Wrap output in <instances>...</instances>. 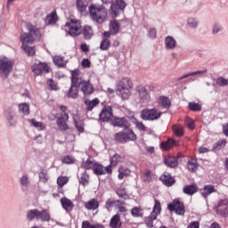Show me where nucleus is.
<instances>
[{
    "mask_svg": "<svg viewBox=\"0 0 228 228\" xmlns=\"http://www.w3.org/2000/svg\"><path fill=\"white\" fill-rule=\"evenodd\" d=\"M26 28L28 32H21L20 40L22 43L21 47L28 56H35V46H29L36 40L42 38V32L37 26L28 23Z\"/></svg>",
    "mask_w": 228,
    "mask_h": 228,
    "instance_id": "f257e3e1",
    "label": "nucleus"
},
{
    "mask_svg": "<svg viewBox=\"0 0 228 228\" xmlns=\"http://www.w3.org/2000/svg\"><path fill=\"white\" fill-rule=\"evenodd\" d=\"M89 13L93 20L98 24H102L108 19V10L104 5L91 4L89 6Z\"/></svg>",
    "mask_w": 228,
    "mask_h": 228,
    "instance_id": "f03ea898",
    "label": "nucleus"
},
{
    "mask_svg": "<svg viewBox=\"0 0 228 228\" xmlns=\"http://www.w3.org/2000/svg\"><path fill=\"white\" fill-rule=\"evenodd\" d=\"M13 65H15V61L8 57L0 58V77L2 79H8L10 75L13 71Z\"/></svg>",
    "mask_w": 228,
    "mask_h": 228,
    "instance_id": "7ed1b4c3",
    "label": "nucleus"
},
{
    "mask_svg": "<svg viewBox=\"0 0 228 228\" xmlns=\"http://www.w3.org/2000/svg\"><path fill=\"white\" fill-rule=\"evenodd\" d=\"M65 27L70 37H79L83 33V26H81L79 20L70 18L68 20Z\"/></svg>",
    "mask_w": 228,
    "mask_h": 228,
    "instance_id": "20e7f679",
    "label": "nucleus"
},
{
    "mask_svg": "<svg viewBox=\"0 0 228 228\" xmlns=\"http://www.w3.org/2000/svg\"><path fill=\"white\" fill-rule=\"evenodd\" d=\"M136 134L133 129H126V131H120L115 134L114 140L118 143H127V142H136Z\"/></svg>",
    "mask_w": 228,
    "mask_h": 228,
    "instance_id": "39448f33",
    "label": "nucleus"
},
{
    "mask_svg": "<svg viewBox=\"0 0 228 228\" xmlns=\"http://www.w3.org/2000/svg\"><path fill=\"white\" fill-rule=\"evenodd\" d=\"M162 115H163V112L158 110V109L156 108L143 109L141 111L142 120H145L149 122H154V120H159Z\"/></svg>",
    "mask_w": 228,
    "mask_h": 228,
    "instance_id": "423d86ee",
    "label": "nucleus"
},
{
    "mask_svg": "<svg viewBox=\"0 0 228 228\" xmlns=\"http://www.w3.org/2000/svg\"><path fill=\"white\" fill-rule=\"evenodd\" d=\"M126 6H127V4H126V1L124 0H115L110 5V15L113 19H117L120 13H124V11L126 10Z\"/></svg>",
    "mask_w": 228,
    "mask_h": 228,
    "instance_id": "0eeeda50",
    "label": "nucleus"
},
{
    "mask_svg": "<svg viewBox=\"0 0 228 228\" xmlns=\"http://www.w3.org/2000/svg\"><path fill=\"white\" fill-rule=\"evenodd\" d=\"M117 208L118 211L119 213H127V208L125 207L126 206V202L121 201L119 200H111L109 199L106 200L105 203V208L106 209H111V208Z\"/></svg>",
    "mask_w": 228,
    "mask_h": 228,
    "instance_id": "6e6552de",
    "label": "nucleus"
},
{
    "mask_svg": "<svg viewBox=\"0 0 228 228\" xmlns=\"http://www.w3.org/2000/svg\"><path fill=\"white\" fill-rule=\"evenodd\" d=\"M167 209H169L171 212L175 211L176 215L180 216L186 213V210L184 209V203H183L179 199H175L172 201V203H169L167 205Z\"/></svg>",
    "mask_w": 228,
    "mask_h": 228,
    "instance_id": "1a4fd4ad",
    "label": "nucleus"
},
{
    "mask_svg": "<svg viewBox=\"0 0 228 228\" xmlns=\"http://www.w3.org/2000/svg\"><path fill=\"white\" fill-rule=\"evenodd\" d=\"M113 117V108L110 105L104 106L99 114V119L101 122H111Z\"/></svg>",
    "mask_w": 228,
    "mask_h": 228,
    "instance_id": "9d476101",
    "label": "nucleus"
},
{
    "mask_svg": "<svg viewBox=\"0 0 228 228\" xmlns=\"http://www.w3.org/2000/svg\"><path fill=\"white\" fill-rule=\"evenodd\" d=\"M4 115L10 126L17 125V114L15 113V110L13 108L9 107L4 110Z\"/></svg>",
    "mask_w": 228,
    "mask_h": 228,
    "instance_id": "9b49d317",
    "label": "nucleus"
},
{
    "mask_svg": "<svg viewBox=\"0 0 228 228\" xmlns=\"http://www.w3.org/2000/svg\"><path fill=\"white\" fill-rule=\"evenodd\" d=\"M111 124L114 127H122L125 130L129 129L131 127V123L126 118H118L113 117L111 119Z\"/></svg>",
    "mask_w": 228,
    "mask_h": 228,
    "instance_id": "f8f14e48",
    "label": "nucleus"
},
{
    "mask_svg": "<svg viewBox=\"0 0 228 228\" xmlns=\"http://www.w3.org/2000/svg\"><path fill=\"white\" fill-rule=\"evenodd\" d=\"M32 72L36 74V76H40V74H49V65L45 62H39L37 64H34L32 67Z\"/></svg>",
    "mask_w": 228,
    "mask_h": 228,
    "instance_id": "ddd939ff",
    "label": "nucleus"
},
{
    "mask_svg": "<svg viewBox=\"0 0 228 228\" xmlns=\"http://www.w3.org/2000/svg\"><path fill=\"white\" fill-rule=\"evenodd\" d=\"M80 86L81 92H83L85 97H88V95H92V94L95 92V88L94 87V85L90 83V81H81Z\"/></svg>",
    "mask_w": 228,
    "mask_h": 228,
    "instance_id": "4468645a",
    "label": "nucleus"
},
{
    "mask_svg": "<svg viewBox=\"0 0 228 228\" xmlns=\"http://www.w3.org/2000/svg\"><path fill=\"white\" fill-rule=\"evenodd\" d=\"M69 121V113H62L57 119V126L60 129V131H68L69 130V125H67V122Z\"/></svg>",
    "mask_w": 228,
    "mask_h": 228,
    "instance_id": "2eb2a0df",
    "label": "nucleus"
},
{
    "mask_svg": "<svg viewBox=\"0 0 228 228\" xmlns=\"http://www.w3.org/2000/svg\"><path fill=\"white\" fill-rule=\"evenodd\" d=\"M161 183L167 187L174 186L175 184V179L172 177V175L168 172H165L160 177Z\"/></svg>",
    "mask_w": 228,
    "mask_h": 228,
    "instance_id": "dca6fc26",
    "label": "nucleus"
},
{
    "mask_svg": "<svg viewBox=\"0 0 228 228\" xmlns=\"http://www.w3.org/2000/svg\"><path fill=\"white\" fill-rule=\"evenodd\" d=\"M211 193H216V189H215L214 185H205L204 188L200 190V194L203 199H208Z\"/></svg>",
    "mask_w": 228,
    "mask_h": 228,
    "instance_id": "f3484780",
    "label": "nucleus"
},
{
    "mask_svg": "<svg viewBox=\"0 0 228 228\" xmlns=\"http://www.w3.org/2000/svg\"><path fill=\"white\" fill-rule=\"evenodd\" d=\"M79 86H81V85L71 84L69 93L67 94V97H70L71 99H77L79 96V90L77 88H79Z\"/></svg>",
    "mask_w": 228,
    "mask_h": 228,
    "instance_id": "a211bd4d",
    "label": "nucleus"
},
{
    "mask_svg": "<svg viewBox=\"0 0 228 228\" xmlns=\"http://www.w3.org/2000/svg\"><path fill=\"white\" fill-rule=\"evenodd\" d=\"M183 191L185 195H195V193L199 191V186H197L195 183L188 184L183 187Z\"/></svg>",
    "mask_w": 228,
    "mask_h": 228,
    "instance_id": "6ab92c4d",
    "label": "nucleus"
},
{
    "mask_svg": "<svg viewBox=\"0 0 228 228\" xmlns=\"http://www.w3.org/2000/svg\"><path fill=\"white\" fill-rule=\"evenodd\" d=\"M158 102L159 106H160V108H163L164 110H170V106H172V102L167 96H159Z\"/></svg>",
    "mask_w": 228,
    "mask_h": 228,
    "instance_id": "aec40b11",
    "label": "nucleus"
},
{
    "mask_svg": "<svg viewBox=\"0 0 228 228\" xmlns=\"http://www.w3.org/2000/svg\"><path fill=\"white\" fill-rule=\"evenodd\" d=\"M118 90H131L133 83L128 77L122 78L118 83Z\"/></svg>",
    "mask_w": 228,
    "mask_h": 228,
    "instance_id": "412c9836",
    "label": "nucleus"
},
{
    "mask_svg": "<svg viewBox=\"0 0 228 228\" xmlns=\"http://www.w3.org/2000/svg\"><path fill=\"white\" fill-rule=\"evenodd\" d=\"M110 228H121L122 227V221L120 220V215L116 214L111 217V219L110 221Z\"/></svg>",
    "mask_w": 228,
    "mask_h": 228,
    "instance_id": "4be33fe9",
    "label": "nucleus"
},
{
    "mask_svg": "<svg viewBox=\"0 0 228 228\" xmlns=\"http://www.w3.org/2000/svg\"><path fill=\"white\" fill-rule=\"evenodd\" d=\"M61 204L63 208V209H65V211H72L74 209V203H72V200H69L66 197H63L61 200Z\"/></svg>",
    "mask_w": 228,
    "mask_h": 228,
    "instance_id": "5701e85b",
    "label": "nucleus"
},
{
    "mask_svg": "<svg viewBox=\"0 0 228 228\" xmlns=\"http://www.w3.org/2000/svg\"><path fill=\"white\" fill-rule=\"evenodd\" d=\"M56 22H58V14L56 13V11L52 12L45 19L46 26H50V24H56Z\"/></svg>",
    "mask_w": 228,
    "mask_h": 228,
    "instance_id": "b1692460",
    "label": "nucleus"
},
{
    "mask_svg": "<svg viewBox=\"0 0 228 228\" xmlns=\"http://www.w3.org/2000/svg\"><path fill=\"white\" fill-rule=\"evenodd\" d=\"M164 163L169 168H175L178 165V160L175 157L169 156L164 159Z\"/></svg>",
    "mask_w": 228,
    "mask_h": 228,
    "instance_id": "393cba45",
    "label": "nucleus"
},
{
    "mask_svg": "<svg viewBox=\"0 0 228 228\" xmlns=\"http://www.w3.org/2000/svg\"><path fill=\"white\" fill-rule=\"evenodd\" d=\"M85 105L86 106L87 111H92L95 108V106H99V103L101 101H99V98H95L92 101L90 100H85Z\"/></svg>",
    "mask_w": 228,
    "mask_h": 228,
    "instance_id": "a878e982",
    "label": "nucleus"
},
{
    "mask_svg": "<svg viewBox=\"0 0 228 228\" xmlns=\"http://www.w3.org/2000/svg\"><path fill=\"white\" fill-rule=\"evenodd\" d=\"M39 210L37 208L30 209L27 211L26 218L28 222H33V220H38Z\"/></svg>",
    "mask_w": 228,
    "mask_h": 228,
    "instance_id": "bb28decb",
    "label": "nucleus"
},
{
    "mask_svg": "<svg viewBox=\"0 0 228 228\" xmlns=\"http://www.w3.org/2000/svg\"><path fill=\"white\" fill-rule=\"evenodd\" d=\"M95 160L93 159V157H88V159L86 161L82 162V167L86 170H93L94 167H95Z\"/></svg>",
    "mask_w": 228,
    "mask_h": 228,
    "instance_id": "cd10ccee",
    "label": "nucleus"
},
{
    "mask_svg": "<svg viewBox=\"0 0 228 228\" xmlns=\"http://www.w3.org/2000/svg\"><path fill=\"white\" fill-rule=\"evenodd\" d=\"M82 34L84 36L85 40H90L92 37H94V29H92V27L86 25L82 28Z\"/></svg>",
    "mask_w": 228,
    "mask_h": 228,
    "instance_id": "c85d7f7f",
    "label": "nucleus"
},
{
    "mask_svg": "<svg viewBox=\"0 0 228 228\" xmlns=\"http://www.w3.org/2000/svg\"><path fill=\"white\" fill-rule=\"evenodd\" d=\"M37 220H41V222H49V220H51V214H49V210H39Z\"/></svg>",
    "mask_w": 228,
    "mask_h": 228,
    "instance_id": "c756f323",
    "label": "nucleus"
},
{
    "mask_svg": "<svg viewBox=\"0 0 228 228\" xmlns=\"http://www.w3.org/2000/svg\"><path fill=\"white\" fill-rule=\"evenodd\" d=\"M71 85H81V78H79V69L71 70Z\"/></svg>",
    "mask_w": 228,
    "mask_h": 228,
    "instance_id": "7c9ffc66",
    "label": "nucleus"
},
{
    "mask_svg": "<svg viewBox=\"0 0 228 228\" xmlns=\"http://www.w3.org/2000/svg\"><path fill=\"white\" fill-rule=\"evenodd\" d=\"M165 45L167 49H175V45H177V42L172 36H168L165 39Z\"/></svg>",
    "mask_w": 228,
    "mask_h": 228,
    "instance_id": "2f4dec72",
    "label": "nucleus"
},
{
    "mask_svg": "<svg viewBox=\"0 0 228 228\" xmlns=\"http://www.w3.org/2000/svg\"><path fill=\"white\" fill-rule=\"evenodd\" d=\"M86 209L95 211L99 208V201H97L95 199H93L85 203Z\"/></svg>",
    "mask_w": 228,
    "mask_h": 228,
    "instance_id": "473e14b6",
    "label": "nucleus"
},
{
    "mask_svg": "<svg viewBox=\"0 0 228 228\" xmlns=\"http://www.w3.org/2000/svg\"><path fill=\"white\" fill-rule=\"evenodd\" d=\"M187 168L189 172H197V168H199L197 159H190L188 160Z\"/></svg>",
    "mask_w": 228,
    "mask_h": 228,
    "instance_id": "72a5a7b5",
    "label": "nucleus"
},
{
    "mask_svg": "<svg viewBox=\"0 0 228 228\" xmlns=\"http://www.w3.org/2000/svg\"><path fill=\"white\" fill-rule=\"evenodd\" d=\"M93 172L95 175H104L106 172L104 171V166L99 163H95L94 167H93Z\"/></svg>",
    "mask_w": 228,
    "mask_h": 228,
    "instance_id": "f704fd0d",
    "label": "nucleus"
},
{
    "mask_svg": "<svg viewBox=\"0 0 228 228\" xmlns=\"http://www.w3.org/2000/svg\"><path fill=\"white\" fill-rule=\"evenodd\" d=\"M117 94L120 95L123 101H127V99H129V97L131 96V92L129 91V89H118Z\"/></svg>",
    "mask_w": 228,
    "mask_h": 228,
    "instance_id": "c9c22d12",
    "label": "nucleus"
},
{
    "mask_svg": "<svg viewBox=\"0 0 228 228\" xmlns=\"http://www.w3.org/2000/svg\"><path fill=\"white\" fill-rule=\"evenodd\" d=\"M158 219V216H155L154 213H151L150 216L146 217L144 222L149 228L154 227V220Z\"/></svg>",
    "mask_w": 228,
    "mask_h": 228,
    "instance_id": "e433bc0d",
    "label": "nucleus"
},
{
    "mask_svg": "<svg viewBox=\"0 0 228 228\" xmlns=\"http://www.w3.org/2000/svg\"><path fill=\"white\" fill-rule=\"evenodd\" d=\"M110 29L114 35H117L120 31V23L116 20H111L110 23Z\"/></svg>",
    "mask_w": 228,
    "mask_h": 228,
    "instance_id": "4c0bfd02",
    "label": "nucleus"
},
{
    "mask_svg": "<svg viewBox=\"0 0 228 228\" xmlns=\"http://www.w3.org/2000/svg\"><path fill=\"white\" fill-rule=\"evenodd\" d=\"M110 163L112 165V167H117L118 163H122V156L116 153L112 157L110 158Z\"/></svg>",
    "mask_w": 228,
    "mask_h": 228,
    "instance_id": "58836bf2",
    "label": "nucleus"
},
{
    "mask_svg": "<svg viewBox=\"0 0 228 228\" xmlns=\"http://www.w3.org/2000/svg\"><path fill=\"white\" fill-rule=\"evenodd\" d=\"M86 6H88V1L86 0H77V8L78 12L83 13L86 10Z\"/></svg>",
    "mask_w": 228,
    "mask_h": 228,
    "instance_id": "ea45409f",
    "label": "nucleus"
},
{
    "mask_svg": "<svg viewBox=\"0 0 228 228\" xmlns=\"http://www.w3.org/2000/svg\"><path fill=\"white\" fill-rule=\"evenodd\" d=\"M20 183L22 191H26V190H28V186H29V178L28 177V175L21 176L20 179Z\"/></svg>",
    "mask_w": 228,
    "mask_h": 228,
    "instance_id": "a19ab883",
    "label": "nucleus"
},
{
    "mask_svg": "<svg viewBox=\"0 0 228 228\" xmlns=\"http://www.w3.org/2000/svg\"><path fill=\"white\" fill-rule=\"evenodd\" d=\"M131 174V170L127 167H120L118 168V179H124L125 177H127Z\"/></svg>",
    "mask_w": 228,
    "mask_h": 228,
    "instance_id": "79ce46f5",
    "label": "nucleus"
},
{
    "mask_svg": "<svg viewBox=\"0 0 228 228\" xmlns=\"http://www.w3.org/2000/svg\"><path fill=\"white\" fill-rule=\"evenodd\" d=\"M132 122L133 124H135L137 129H139V131H147V126H145V125L143 124V122L139 121L136 118L132 117Z\"/></svg>",
    "mask_w": 228,
    "mask_h": 228,
    "instance_id": "37998d69",
    "label": "nucleus"
},
{
    "mask_svg": "<svg viewBox=\"0 0 228 228\" xmlns=\"http://www.w3.org/2000/svg\"><path fill=\"white\" fill-rule=\"evenodd\" d=\"M53 63L57 65V67L65 68L67 67V62H64L63 57L61 56H55L53 57Z\"/></svg>",
    "mask_w": 228,
    "mask_h": 228,
    "instance_id": "c03bdc74",
    "label": "nucleus"
},
{
    "mask_svg": "<svg viewBox=\"0 0 228 228\" xmlns=\"http://www.w3.org/2000/svg\"><path fill=\"white\" fill-rule=\"evenodd\" d=\"M139 97H141L142 101H149V99H151V96H149V93L145 87L139 88Z\"/></svg>",
    "mask_w": 228,
    "mask_h": 228,
    "instance_id": "a18cd8bd",
    "label": "nucleus"
},
{
    "mask_svg": "<svg viewBox=\"0 0 228 228\" xmlns=\"http://www.w3.org/2000/svg\"><path fill=\"white\" fill-rule=\"evenodd\" d=\"M207 72H208V69H203V70H198V71L191 72L189 74H185V75L182 76L180 78H178V81H181L183 79H186L187 77H190L191 76H197L199 74H206Z\"/></svg>",
    "mask_w": 228,
    "mask_h": 228,
    "instance_id": "49530a36",
    "label": "nucleus"
},
{
    "mask_svg": "<svg viewBox=\"0 0 228 228\" xmlns=\"http://www.w3.org/2000/svg\"><path fill=\"white\" fill-rule=\"evenodd\" d=\"M19 111L23 115H29V104L26 102L19 104Z\"/></svg>",
    "mask_w": 228,
    "mask_h": 228,
    "instance_id": "de8ad7c7",
    "label": "nucleus"
},
{
    "mask_svg": "<svg viewBox=\"0 0 228 228\" xmlns=\"http://www.w3.org/2000/svg\"><path fill=\"white\" fill-rule=\"evenodd\" d=\"M131 215L134 218H142L143 216V212H142V208L135 207L132 208Z\"/></svg>",
    "mask_w": 228,
    "mask_h": 228,
    "instance_id": "09e8293b",
    "label": "nucleus"
},
{
    "mask_svg": "<svg viewBox=\"0 0 228 228\" xmlns=\"http://www.w3.org/2000/svg\"><path fill=\"white\" fill-rule=\"evenodd\" d=\"M187 24L189 28H191V29H196L197 26H199V20L197 18L191 17L187 20Z\"/></svg>",
    "mask_w": 228,
    "mask_h": 228,
    "instance_id": "8fccbe9b",
    "label": "nucleus"
},
{
    "mask_svg": "<svg viewBox=\"0 0 228 228\" xmlns=\"http://www.w3.org/2000/svg\"><path fill=\"white\" fill-rule=\"evenodd\" d=\"M88 181H90V175H88V173L85 171L82 173L79 183L82 184V186H86L88 184Z\"/></svg>",
    "mask_w": 228,
    "mask_h": 228,
    "instance_id": "3c124183",
    "label": "nucleus"
},
{
    "mask_svg": "<svg viewBox=\"0 0 228 228\" xmlns=\"http://www.w3.org/2000/svg\"><path fill=\"white\" fill-rule=\"evenodd\" d=\"M110 45H111L110 39L104 38L101 42L100 49L101 51H108V49H110Z\"/></svg>",
    "mask_w": 228,
    "mask_h": 228,
    "instance_id": "603ef678",
    "label": "nucleus"
},
{
    "mask_svg": "<svg viewBox=\"0 0 228 228\" xmlns=\"http://www.w3.org/2000/svg\"><path fill=\"white\" fill-rule=\"evenodd\" d=\"M151 213H154L155 216H158L161 213V202L159 200H155V205Z\"/></svg>",
    "mask_w": 228,
    "mask_h": 228,
    "instance_id": "864d4df0",
    "label": "nucleus"
},
{
    "mask_svg": "<svg viewBox=\"0 0 228 228\" xmlns=\"http://www.w3.org/2000/svg\"><path fill=\"white\" fill-rule=\"evenodd\" d=\"M174 143H175V141L173 139H169L167 142H164L160 144L161 149H164V151H168V149H170V147H172V145H174Z\"/></svg>",
    "mask_w": 228,
    "mask_h": 228,
    "instance_id": "5fc2aeb1",
    "label": "nucleus"
},
{
    "mask_svg": "<svg viewBox=\"0 0 228 228\" xmlns=\"http://www.w3.org/2000/svg\"><path fill=\"white\" fill-rule=\"evenodd\" d=\"M82 228H104L102 224H91L88 221H84L82 223Z\"/></svg>",
    "mask_w": 228,
    "mask_h": 228,
    "instance_id": "6e6d98bb",
    "label": "nucleus"
},
{
    "mask_svg": "<svg viewBox=\"0 0 228 228\" xmlns=\"http://www.w3.org/2000/svg\"><path fill=\"white\" fill-rule=\"evenodd\" d=\"M218 208H220L223 210V213H227L228 200H219Z\"/></svg>",
    "mask_w": 228,
    "mask_h": 228,
    "instance_id": "4d7b16f0",
    "label": "nucleus"
},
{
    "mask_svg": "<svg viewBox=\"0 0 228 228\" xmlns=\"http://www.w3.org/2000/svg\"><path fill=\"white\" fill-rule=\"evenodd\" d=\"M189 108L191 111H200L202 110V106L195 102H189Z\"/></svg>",
    "mask_w": 228,
    "mask_h": 228,
    "instance_id": "13d9d810",
    "label": "nucleus"
},
{
    "mask_svg": "<svg viewBox=\"0 0 228 228\" xmlns=\"http://www.w3.org/2000/svg\"><path fill=\"white\" fill-rule=\"evenodd\" d=\"M173 131L176 136H183L184 134L183 127L177 125L173 126Z\"/></svg>",
    "mask_w": 228,
    "mask_h": 228,
    "instance_id": "bf43d9fd",
    "label": "nucleus"
},
{
    "mask_svg": "<svg viewBox=\"0 0 228 228\" xmlns=\"http://www.w3.org/2000/svg\"><path fill=\"white\" fill-rule=\"evenodd\" d=\"M221 31H224V27H222L220 23H214L212 28L213 35H218Z\"/></svg>",
    "mask_w": 228,
    "mask_h": 228,
    "instance_id": "052dcab7",
    "label": "nucleus"
},
{
    "mask_svg": "<svg viewBox=\"0 0 228 228\" xmlns=\"http://www.w3.org/2000/svg\"><path fill=\"white\" fill-rule=\"evenodd\" d=\"M67 183H69V178L67 176H59L57 179V184L60 188H63V185L67 184Z\"/></svg>",
    "mask_w": 228,
    "mask_h": 228,
    "instance_id": "680f3d73",
    "label": "nucleus"
},
{
    "mask_svg": "<svg viewBox=\"0 0 228 228\" xmlns=\"http://www.w3.org/2000/svg\"><path fill=\"white\" fill-rule=\"evenodd\" d=\"M226 143H227V142H225V140L218 141L217 142H216L214 144L213 150L214 151H220L222 149V147H225Z\"/></svg>",
    "mask_w": 228,
    "mask_h": 228,
    "instance_id": "e2e57ef3",
    "label": "nucleus"
},
{
    "mask_svg": "<svg viewBox=\"0 0 228 228\" xmlns=\"http://www.w3.org/2000/svg\"><path fill=\"white\" fill-rule=\"evenodd\" d=\"M216 85L219 86H228V79L224 77H219L216 78Z\"/></svg>",
    "mask_w": 228,
    "mask_h": 228,
    "instance_id": "0e129e2a",
    "label": "nucleus"
},
{
    "mask_svg": "<svg viewBox=\"0 0 228 228\" xmlns=\"http://www.w3.org/2000/svg\"><path fill=\"white\" fill-rule=\"evenodd\" d=\"M75 126L79 133L85 132V124L83 121L75 119Z\"/></svg>",
    "mask_w": 228,
    "mask_h": 228,
    "instance_id": "69168bd1",
    "label": "nucleus"
},
{
    "mask_svg": "<svg viewBox=\"0 0 228 228\" xmlns=\"http://www.w3.org/2000/svg\"><path fill=\"white\" fill-rule=\"evenodd\" d=\"M116 193L120 199H127V192L124 189H118Z\"/></svg>",
    "mask_w": 228,
    "mask_h": 228,
    "instance_id": "338daca9",
    "label": "nucleus"
},
{
    "mask_svg": "<svg viewBox=\"0 0 228 228\" xmlns=\"http://www.w3.org/2000/svg\"><path fill=\"white\" fill-rule=\"evenodd\" d=\"M46 83L49 88H51L52 90H58V86L56 85V83L53 78H49Z\"/></svg>",
    "mask_w": 228,
    "mask_h": 228,
    "instance_id": "774afa93",
    "label": "nucleus"
}]
</instances>
